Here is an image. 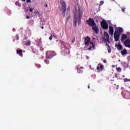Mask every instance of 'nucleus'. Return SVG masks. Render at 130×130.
<instances>
[{"label": "nucleus", "mask_w": 130, "mask_h": 130, "mask_svg": "<svg viewBox=\"0 0 130 130\" xmlns=\"http://www.w3.org/2000/svg\"><path fill=\"white\" fill-rule=\"evenodd\" d=\"M76 69L77 70L78 74H82L84 71V67H81V66L78 64L76 67Z\"/></svg>", "instance_id": "8"}, {"label": "nucleus", "mask_w": 130, "mask_h": 130, "mask_svg": "<svg viewBox=\"0 0 130 130\" xmlns=\"http://www.w3.org/2000/svg\"><path fill=\"white\" fill-rule=\"evenodd\" d=\"M116 71L118 73H121V68H120V67L117 68Z\"/></svg>", "instance_id": "20"}, {"label": "nucleus", "mask_w": 130, "mask_h": 130, "mask_svg": "<svg viewBox=\"0 0 130 130\" xmlns=\"http://www.w3.org/2000/svg\"><path fill=\"white\" fill-rule=\"evenodd\" d=\"M59 43L61 44L60 46L61 48H66V46L64 45V42L62 41H59Z\"/></svg>", "instance_id": "15"}, {"label": "nucleus", "mask_w": 130, "mask_h": 130, "mask_svg": "<svg viewBox=\"0 0 130 130\" xmlns=\"http://www.w3.org/2000/svg\"><path fill=\"white\" fill-rule=\"evenodd\" d=\"M22 2H26V0H21Z\"/></svg>", "instance_id": "47"}, {"label": "nucleus", "mask_w": 130, "mask_h": 130, "mask_svg": "<svg viewBox=\"0 0 130 130\" xmlns=\"http://www.w3.org/2000/svg\"><path fill=\"white\" fill-rule=\"evenodd\" d=\"M126 38H127V36L125 34H122L121 38V41H123V40H125Z\"/></svg>", "instance_id": "13"}, {"label": "nucleus", "mask_w": 130, "mask_h": 130, "mask_svg": "<svg viewBox=\"0 0 130 130\" xmlns=\"http://www.w3.org/2000/svg\"><path fill=\"white\" fill-rule=\"evenodd\" d=\"M122 77H123V78H125V76L122 75Z\"/></svg>", "instance_id": "44"}, {"label": "nucleus", "mask_w": 130, "mask_h": 130, "mask_svg": "<svg viewBox=\"0 0 130 130\" xmlns=\"http://www.w3.org/2000/svg\"><path fill=\"white\" fill-rule=\"evenodd\" d=\"M54 55H56V53L53 51H47L46 52V58H48L49 59L52 58Z\"/></svg>", "instance_id": "5"}, {"label": "nucleus", "mask_w": 130, "mask_h": 130, "mask_svg": "<svg viewBox=\"0 0 130 130\" xmlns=\"http://www.w3.org/2000/svg\"><path fill=\"white\" fill-rule=\"evenodd\" d=\"M52 38H53L52 35H51V36L49 38V39L50 40H52Z\"/></svg>", "instance_id": "30"}, {"label": "nucleus", "mask_w": 130, "mask_h": 130, "mask_svg": "<svg viewBox=\"0 0 130 130\" xmlns=\"http://www.w3.org/2000/svg\"><path fill=\"white\" fill-rule=\"evenodd\" d=\"M44 61H45V63H46L47 64H49V61L48 60V59H45Z\"/></svg>", "instance_id": "23"}, {"label": "nucleus", "mask_w": 130, "mask_h": 130, "mask_svg": "<svg viewBox=\"0 0 130 130\" xmlns=\"http://www.w3.org/2000/svg\"><path fill=\"white\" fill-rule=\"evenodd\" d=\"M103 70V65L102 64H99V66L96 67V69L98 71H99V70Z\"/></svg>", "instance_id": "17"}, {"label": "nucleus", "mask_w": 130, "mask_h": 130, "mask_svg": "<svg viewBox=\"0 0 130 130\" xmlns=\"http://www.w3.org/2000/svg\"><path fill=\"white\" fill-rule=\"evenodd\" d=\"M60 3L62 7V9H61V11L63 13L64 16L66 15V11H67V4L63 0H60Z\"/></svg>", "instance_id": "4"}, {"label": "nucleus", "mask_w": 130, "mask_h": 130, "mask_svg": "<svg viewBox=\"0 0 130 130\" xmlns=\"http://www.w3.org/2000/svg\"><path fill=\"white\" fill-rule=\"evenodd\" d=\"M16 39H17V40H19V37H17Z\"/></svg>", "instance_id": "43"}, {"label": "nucleus", "mask_w": 130, "mask_h": 130, "mask_svg": "<svg viewBox=\"0 0 130 130\" xmlns=\"http://www.w3.org/2000/svg\"><path fill=\"white\" fill-rule=\"evenodd\" d=\"M46 8H48V5L47 4H45Z\"/></svg>", "instance_id": "38"}, {"label": "nucleus", "mask_w": 130, "mask_h": 130, "mask_svg": "<svg viewBox=\"0 0 130 130\" xmlns=\"http://www.w3.org/2000/svg\"><path fill=\"white\" fill-rule=\"evenodd\" d=\"M70 17H71V15H69V17H68V18L67 19L68 21H69V19H70Z\"/></svg>", "instance_id": "37"}, {"label": "nucleus", "mask_w": 130, "mask_h": 130, "mask_svg": "<svg viewBox=\"0 0 130 130\" xmlns=\"http://www.w3.org/2000/svg\"><path fill=\"white\" fill-rule=\"evenodd\" d=\"M15 5L16 6H18V7H21V4H20V3H19L18 2H16L15 3Z\"/></svg>", "instance_id": "21"}, {"label": "nucleus", "mask_w": 130, "mask_h": 130, "mask_svg": "<svg viewBox=\"0 0 130 130\" xmlns=\"http://www.w3.org/2000/svg\"><path fill=\"white\" fill-rule=\"evenodd\" d=\"M125 93H126V94L127 95H129V96H130V93H129V92H127V91H126Z\"/></svg>", "instance_id": "32"}, {"label": "nucleus", "mask_w": 130, "mask_h": 130, "mask_svg": "<svg viewBox=\"0 0 130 130\" xmlns=\"http://www.w3.org/2000/svg\"><path fill=\"white\" fill-rule=\"evenodd\" d=\"M106 45H107V46H108V47H110V46H109V45H108L107 43H106Z\"/></svg>", "instance_id": "35"}, {"label": "nucleus", "mask_w": 130, "mask_h": 130, "mask_svg": "<svg viewBox=\"0 0 130 130\" xmlns=\"http://www.w3.org/2000/svg\"><path fill=\"white\" fill-rule=\"evenodd\" d=\"M101 25L104 30H107V29H108V23H107V22L105 20L102 21Z\"/></svg>", "instance_id": "6"}, {"label": "nucleus", "mask_w": 130, "mask_h": 130, "mask_svg": "<svg viewBox=\"0 0 130 130\" xmlns=\"http://www.w3.org/2000/svg\"><path fill=\"white\" fill-rule=\"evenodd\" d=\"M109 34L110 35H113V32H114V28H113V26H109Z\"/></svg>", "instance_id": "11"}, {"label": "nucleus", "mask_w": 130, "mask_h": 130, "mask_svg": "<svg viewBox=\"0 0 130 130\" xmlns=\"http://www.w3.org/2000/svg\"><path fill=\"white\" fill-rule=\"evenodd\" d=\"M122 12H124V9H122Z\"/></svg>", "instance_id": "45"}, {"label": "nucleus", "mask_w": 130, "mask_h": 130, "mask_svg": "<svg viewBox=\"0 0 130 130\" xmlns=\"http://www.w3.org/2000/svg\"><path fill=\"white\" fill-rule=\"evenodd\" d=\"M36 67L38 68V69H40V68H41V65L39 64H37Z\"/></svg>", "instance_id": "28"}, {"label": "nucleus", "mask_w": 130, "mask_h": 130, "mask_svg": "<svg viewBox=\"0 0 130 130\" xmlns=\"http://www.w3.org/2000/svg\"><path fill=\"white\" fill-rule=\"evenodd\" d=\"M124 82H130V79H128L127 78H124L123 79Z\"/></svg>", "instance_id": "24"}, {"label": "nucleus", "mask_w": 130, "mask_h": 130, "mask_svg": "<svg viewBox=\"0 0 130 130\" xmlns=\"http://www.w3.org/2000/svg\"><path fill=\"white\" fill-rule=\"evenodd\" d=\"M29 12H30V13H32V12H33V9L32 8H30Z\"/></svg>", "instance_id": "31"}, {"label": "nucleus", "mask_w": 130, "mask_h": 130, "mask_svg": "<svg viewBox=\"0 0 130 130\" xmlns=\"http://www.w3.org/2000/svg\"><path fill=\"white\" fill-rule=\"evenodd\" d=\"M104 36L106 38H109V35H108V32L105 31L104 34Z\"/></svg>", "instance_id": "18"}, {"label": "nucleus", "mask_w": 130, "mask_h": 130, "mask_svg": "<svg viewBox=\"0 0 130 130\" xmlns=\"http://www.w3.org/2000/svg\"><path fill=\"white\" fill-rule=\"evenodd\" d=\"M26 19H30V17L28 16H26Z\"/></svg>", "instance_id": "39"}, {"label": "nucleus", "mask_w": 130, "mask_h": 130, "mask_svg": "<svg viewBox=\"0 0 130 130\" xmlns=\"http://www.w3.org/2000/svg\"><path fill=\"white\" fill-rule=\"evenodd\" d=\"M103 4H104V1H101L100 3L99 6L101 7V6H102V5H103Z\"/></svg>", "instance_id": "25"}, {"label": "nucleus", "mask_w": 130, "mask_h": 130, "mask_svg": "<svg viewBox=\"0 0 130 130\" xmlns=\"http://www.w3.org/2000/svg\"><path fill=\"white\" fill-rule=\"evenodd\" d=\"M108 51L109 52V53H110V52H111V49L110 48V47H108Z\"/></svg>", "instance_id": "29"}, {"label": "nucleus", "mask_w": 130, "mask_h": 130, "mask_svg": "<svg viewBox=\"0 0 130 130\" xmlns=\"http://www.w3.org/2000/svg\"><path fill=\"white\" fill-rule=\"evenodd\" d=\"M112 68H115V65H112Z\"/></svg>", "instance_id": "41"}, {"label": "nucleus", "mask_w": 130, "mask_h": 130, "mask_svg": "<svg viewBox=\"0 0 130 130\" xmlns=\"http://www.w3.org/2000/svg\"><path fill=\"white\" fill-rule=\"evenodd\" d=\"M26 3H31V0H27Z\"/></svg>", "instance_id": "33"}, {"label": "nucleus", "mask_w": 130, "mask_h": 130, "mask_svg": "<svg viewBox=\"0 0 130 130\" xmlns=\"http://www.w3.org/2000/svg\"><path fill=\"white\" fill-rule=\"evenodd\" d=\"M41 29H44V26H42Z\"/></svg>", "instance_id": "42"}, {"label": "nucleus", "mask_w": 130, "mask_h": 130, "mask_svg": "<svg viewBox=\"0 0 130 130\" xmlns=\"http://www.w3.org/2000/svg\"><path fill=\"white\" fill-rule=\"evenodd\" d=\"M65 52H66V54H70V49H67L66 50H65Z\"/></svg>", "instance_id": "22"}, {"label": "nucleus", "mask_w": 130, "mask_h": 130, "mask_svg": "<svg viewBox=\"0 0 130 130\" xmlns=\"http://www.w3.org/2000/svg\"><path fill=\"white\" fill-rule=\"evenodd\" d=\"M115 47H117V49L119 51L122 50V49H123V48L122 47V46L120 44H116Z\"/></svg>", "instance_id": "12"}, {"label": "nucleus", "mask_w": 130, "mask_h": 130, "mask_svg": "<svg viewBox=\"0 0 130 130\" xmlns=\"http://www.w3.org/2000/svg\"><path fill=\"white\" fill-rule=\"evenodd\" d=\"M112 88L113 90H117V89H118L119 88L118 85H116V84H114V85H113Z\"/></svg>", "instance_id": "16"}, {"label": "nucleus", "mask_w": 130, "mask_h": 130, "mask_svg": "<svg viewBox=\"0 0 130 130\" xmlns=\"http://www.w3.org/2000/svg\"><path fill=\"white\" fill-rule=\"evenodd\" d=\"M121 54L122 55H125L126 54H127V51L126 49H124L123 50L121 51Z\"/></svg>", "instance_id": "14"}, {"label": "nucleus", "mask_w": 130, "mask_h": 130, "mask_svg": "<svg viewBox=\"0 0 130 130\" xmlns=\"http://www.w3.org/2000/svg\"><path fill=\"white\" fill-rule=\"evenodd\" d=\"M125 98H127V99H129V98H127V96H126V95H125L124 96Z\"/></svg>", "instance_id": "36"}, {"label": "nucleus", "mask_w": 130, "mask_h": 130, "mask_svg": "<svg viewBox=\"0 0 130 130\" xmlns=\"http://www.w3.org/2000/svg\"><path fill=\"white\" fill-rule=\"evenodd\" d=\"M86 23L87 25H89V26H91V27L96 25V23H95L94 19H92L91 18H89L86 20Z\"/></svg>", "instance_id": "7"}, {"label": "nucleus", "mask_w": 130, "mask_h": 130, "mask_svg": "<svg viewBox=\"0 0 130 130\" xmlns=\"http://www.w3.org/2000/svg\"><path fill=\"white\" fill-rule=\"evenodd\" d=\"M30 44H31V41H28L26 43V45H27V46H29Z\"/></svg>", "instance_id": "27"}, {"label": "nucleus", "mask_w": 130, "mask_h": 130, "mask_svg": "<svg viewBox=\"0 0 130 130\" xmlns=\"http://www.w3.org/2000/svg\"><path fill=\"white\" fill-rule=\"evenodd\" d=\"M75 11L73 12L74 19L73 25L75 27H77V22H78V25L81 24V20H82V16H83V12L81 11V8L78 7V9L75 7ZM78 16L79 20L78 21Z\"/></svg>", "instance_id": "1"}, {"label": "nucleus", "mask_w": 130, "mask_h": 130, "mask_svg": "<svg viewBox=\"0 0 130 130\" xmlns=\"http://www.w3.org/2000/svg\"><path fill=\"white\" fill-rule=\"evenodd\" d=\"M88 88L90 89V86L89 85L88 86Z\"/></svg>", "instance_id": "46"}, {"label": "nucleus", "mask_w": 130, "mask_h": 130, "mask_svg": "<svg viewBox=\"0 0 130 130\" xmlns=\"http://www.w3.org/2000/svg\"><path fill=\"white\" fill-rule=\"evenodd\" d=\"M103 62H104V63H106V60H104Z\"/></svg>", "instance_id": "40"}, {"label": "nucleus", "mask_w": 130, "mask_h": 130, "mask_svg": "<svg viewBox=\"0 0 130 130\" xmlns=\"http://www.w3.org/2000/svg\"><path fill=\"white\" fill-rule=\"evenodd\" d=\"M71 10V8L70 7H69L68 9H67V11H68V12H70Z\"/></svg>", "instance_id": "34"}, {"label": "nucleus", "mask_w": 130, "mask_h": 130, "mask_svg": "<svg viewBox=\"0 0 130 130\" xmlns=\"http://www.w3.org/2000/svg\"><path fill=\"white\" fill-rule=\"evenodd\" d=\"M16 52H17V54H21V53H22V52H23V51L21 49L17 50Z\"/></svg>", "instance_id": "19"}, {"label": "nucleus", "mask_w": 130, "mask_h": 130, "mask_svg": "<svg viewBox=\"0 0 130 130\" xmlns=\"http://www.w3.org/2000/svg\"><path fill=\"white\" fill-rule=\"evenodd\" d=\"M104 40H105V41H107V42H109V43L110 42V41H109V38L104 39Z\"/></svg>", "instance_id": "26"}, {"label": "nucleus", "mask_w": 130, "mask_h": 130, "mask_svg": "<svg viewBox=\"0 0 130 130\" xmlns=\"http://www.w3.org/2000/svg\"><path fill=\"white\" fill-rule=\"evenodd\" d=\"M92 27V30L94 31L95 34H98L99 33V28H98V27L95 25H93Z\"/></svg>", "instance_id": "10"}, {"label": "nucleus", "mask_w": 130, "mask_h": 130, "mask_svg": "<svg viewBox=\"0 0 130 130\" xmlns=\"http://www.w3.org/2000/svg\"><path fill=\"white\" fill-rule=\"evenodd\" d=\"M124 45L125 47L130 48V39L128 38L126 41L124 42Z\"/></svg>", "instance_id": "9"}, {"label": "nucleus", "mask_w": 130, "mask_h": 130, "mask_svg": "<svg viewBox=\"0 0 130 130\" xmlns=\"http://www.w3.org/2000/svg\"><path fill=\"white\" fill-rule=\"evenodd\" d=\"M123 31V29L122 28V27L117 28L114 34V38L115 41H119V38H120V33H122Z\"/></svg>", "instance_id": "3"}, {"label": "nucleus", "mask_w": 130, "mask_h": 130, "mask_svg": "<svg viewBox=\"0 0 130 130\" xmlns=\"http://www.w3.org/2000/svg\"><path fill=\"white\" fill-rule=\"evenodd\" d=\"M85 46H89L88 48V50H94L95 49V45L91 42V38L89 36H87L84 39V43Z\"/></svg>", "instance_id": "2"}]
</instances>
